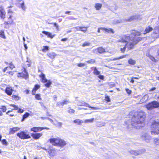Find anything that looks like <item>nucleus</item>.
<instances>
[{"instance_id":"f257e3e1","label":"nucleus","mask_w":159,"mask_h":159,"mask_svg":"<svg viewBox=\"0 0 159 159\" xmlns=\"http://www.w3.org/2000/svg\"><path fill=\"white\" fill-rule=\"evenodd\" d=\"M139 40H137L134 38L131 39L129 35H124L120 38L117 41L118 42L127 43L125 47L123 48L120 49V51L122 52H124L125 50L126 47L129 50H130L133 48L134 46L140 40V39L138 38Z\"/></svg>"},{"instance_id":"f03ea898","label":"nucleus","mask_w":159,"mask_h":159,"mask_svg":"<svg viewBox=\"0 0 159 159\" xmlns=\"http://www.w3.org/2000/svg\"><path fill=\"white\" fill-rule=\"evenodd\" d=\"M145 118V113L143 111L136 112L134 113L132 120L135 124L139 125L136 126L135 124L134 126L137 127L143 126V124Z\"/></svg>"},{"instance_id":"7ed1b4c3","label":"nucleus","mask_w":159,"mask_h":159,"mask_svg":"<svg viewBox=\"0 0 159 159\" xmlns=\"http://www.w3.org/2000/svg\"><path fill=\"white\" fill-rule=\"evenodd\" d=\"M151 128L152 134H159V121H154Z\"/></svg>"},{"instance_id":"20e7f679","label":"nucleus","mask_w":159,"mask_h":159,"mask_svg":"<svg viewBox=\"0 0 159 159\" xmlns=\"http://www.w3.org/2000/svg\"><path fill=\"white\" fill-rule=\"evenodd\" d=\"M145 107L148 110H151L159 107V102L156 101H153L149 102L146 105Z\"/></svg>"},{"instance_id":"39448f33","label":"nucleus","mask_w":159,"mask_h":159,"mask_svg":"<svg viewBox=\"0 0 159 159\" xmlns=\"http://www.w3.org/2000/svg\"><path fill=\"white\" fill-rule=\"evenodd\" d=\"M16 134L18 137L22 139H28L31 137L30 135L27 133V132H25L24 131L18 133Z\"/></svg>"},{"instance_id":"423d86ee","label":"nucleus","mask_w":159,"mask_h":159,"mask_svg":"<svg viewBox=\"0 0 159 159\" xmlns=\"http://www.w3.org/2000/svg\"><path fill=\"white\" fill-rule=\"evenodd\" d=\"M60 139L59 137H56L50 139H49L50 143L53 145L58 146Z\"/></svg>"},{"instance_id":"0eeeda50","label":"nucleus","mask_w":159,"mask_h":159,"mask_svg":"<svg viewBox=\"0 0 159 159\" xmlns=\"http://www.w3.org/2000/svg\"><path fill=\"white\" fill-rule=\"evenodd\" d=\"M49 157L51 158H53L57 155L56 150L54 148H49L48 151Z\"/></svg>"},{"instance_id":"6e6552de","label":"nucleus","mask_w":159,"mask_h":159,"mask_svg":"<svg viewBox=\"0 0 159 159\" xmlns=\"http://www.w3.org/2000/svg\"><path fill=\"white\" fill-rule=\"evenodd\" d=\"M78 106H85L86 107H89L93 109L94 110H99L101 109V108L98 107H92L90 106L88 104L85 103L83 102H79L77 104Z\"/></svg>"},{"instance_id":"1a4fd4ad","label":"nucleus","mask_w":159,"mask_h":159,"mask_svg":"<svg viewBox=\"0 0 159 159\" xmlns=\"http://www.w3.org/2000/svg\"><path fill=\"white\" fill-rule=\"evenodd\" d=\"M44 129H49L47 127H34L31 128L30 130L31 131H33L34 132H37L40 131Z\"/></svg>"},{"instance_id":"9d476101","label":"nucleus","mask_w":159,"mask_h":159,"mask_svg":"<svg viewBox=\"0 0 159 159\" xmlns=\"http://www.w3.org/2000/svg\"><path fill=\"white\" fill-rule=\"evenodd\" d=\"M24 73H18L17 74V76L18 77H22L25 79H27L28 77V74L25 69H24Z\"/></svg>"},{"instance_id":"9b49d317","label":"nucleus","mask_w":159,"mask_h":159,"mask_svg":"<svg viewBox=\"0 0 159 159\" xmlns=\"http://www.w3.org/2000/svg\"><path fill=\"white\" fill-rule=\"evenodd\" d=\"M43 134L42 133H32L31 134V136L34 139H39L41 136H42Z\"/></svg>"},{"instance_id":"f8f14e48","label":"nucleus","mask_w":159,"mask_h":159,"mask_svg":"<svg viewBox=\"0 0 159 159\" xmlns=\"http://www.w3.org/2000/svg\"><path fill=\"white\" fill-rule=\"evenodd\" d=\"M149 99V96L148 94L144 95L140 100V103H143L148 101Z\"/></svg>"},{"instance_id":"ddd939ff","label":"nucleus","mask_w":159,"mask_h":159,"mask_svg":"<svg viewBox=\"0 0 159 159\" xmlns=\"http://www.w3.org/2000/svg\"><path fill=\"white\" fill-rule=\"evenodd\" d=\"M13 91V89L11 87H7L5 90V93L8 95H11L12 94V92Z\"/></svg>"},{"instance_id":"4468645a","label":"nucleus","mask_w":159,"mask_h":159,"mask_svg":"<svg viewBox=\"0 0 159 159\" xmlns=\"http://www.w3.org/2000/svg\"><path fill=\"white\" fill-rule=\"evenodd\" d=\"M6 12L3 7H0V17L2 19L5 18Z\"/></svg>"},{"instance_id":"2eb2a0df","label":"nucleus","mask_w":159,"mask_h":159,"mask_svg":"<svg viewBox=\"0 0 159 159\" xmlns=\"http://www.w3.org/2000/svg\"><path fill=\"white\" fill-rule=\"evenodd\" d=\"M142 137L143 139L145 140L147 142H148L151 139V136L148 135L147 134H143Z\"/></svg>"},{"instance_id":"dca6fc26","label":"nucleus","mask_w":159,"mask_h":159,"mask_svg":"<svg viewBox=\"0 0 159 159\" xmlns=\"http://www.w3.org/2000/svg\"><path fill=\"white\" fill-rule=\"evenodd\" d=\"M19 129H20V128L18 127L11 128L10 129L9 134H13Z\"/></svg>"},{"instance_id":"f3484780","label":"nucleus","mask_w":159,"mask_h":159,"mask_svg":"<svg viewBox=\"0 0 159 159\" xmlns=\"http://www.w3.org/2000/svg\"><path fill=\"white\" fill-rule=\"evenodd\" d=\"M39 76L41 79L42 82L43 83H45L48 81V80L45 77V75L43 73H41L39 75Z\"/></svg>"},{"instance_id":"a211bd4d","label":"nucleus","mask_w":159,"mask_h":159,"mask_svg":"<svg viewBox=\"0 0 159 159\" xmlns=\"http://www.w3.org/2000/svg\"><path fill=\"white\" fill-rule=\"evenodd\" d=\"M97 50L99 53H102L105 52V49L102 48L101 47L97 48V49H95L93 50V52H95Z\"/></svg>"},{"instance_id":"6ab92c4d","label":"nucleus","mask_w":159,"mask_h":159,"mask_svg":"<svg viewBox=\"0 0 159 159\" xmlns=\"http://www.w3.org/2000/svg\"><path fill=\"white\" fill-rule=\"evenodd\" d=\"M40 88V85L36 84L34 86V88H33V90L32 91V93L33 95H34L36 91L39 89Z\"/></svg>"},{"instance_id":"aec40b11","label":"nucleus","mask_w":159,"mask_h":159,"mask_svg":"<svg viewBox=\"0 0 159 159\" xmlns=\"http://www.w3.org/2000/svg\"><path fill=\"white\" fill-rule=\"evenodd\" d=\"M59 143L58 146L61 147H63L66 144V143L64 140L60 139Z\"/></svg>"},{"instance_id":"412c9836","label":"nucleus","mask_w":159,"mask_h":159,"mask_svg":"<svg viewBox=\"0 0 159 159\" xmlns=\"http://www.w3.org/2000/svg\"><path fill=\"white\" fill-rule=\"evenodd\" d=\"M131 35H134V36H138L140 35V32L135 30H132L131 31Z\"/></svg>"},{"instance_id":"4be33fe9","label":"nucleus","mask_w":159,"mask_h":159,"mask_svg":"<svg viewBox=\"0 0 159 159\" xmlns=\"http://www.w3.org/2000/svg\"><path fill=\"white\" fill-rule=\"evenodd\" d=\"M153 30V29L152 27L148 26L147 27L144 32V34H145L147 33H149Z\"/></svg>"},{"instance_id":"5701e85b","label":"nucleus","mask_w":159,"mask_h":159,"mask_svg":"<svg viewBox=\"0 0 159 159\" xmlns=\"http://www.w3.org/2000/svg\"><path fill=\"white\" fill-rule=\"evenodd\" d=\"M47 55L50 58L52 59L54 58L56 56V54L53 52L48 53Z\"/></svg>"},{"instance_id":"b1692460","label":"nucleus","mask_w":159,"mask_h":159,"mask_svg":"<svg viewBox=\"0 0 159 159\" xmlns=\"http://www.w3.org/2000/svg\"><path fill=\"white\" fill-rule=\"evenodd\" d=\"M102 30H104L107 33H111L112 34H114V31H113V30L111 28L107 29L104 27V28H102Z\"/></svg>"},{"instance_id":"393cba45","label":"nucleus","mask_w":159,"mask_h":159,"mask_svg":"<svg viewBox=\"0 0 159 159\" xmlns=\"http://www.w3.org/2000/svg\"><path fill=\"white\" fill-rule=\"evenodd\" d=\"M102 6V4L99 3H95L94 5V7L97 10H99L101 9Z\"/></svg>"},{"instance_id":"a878e982","label":"nucleus","mask_w":159,"mask_h":159,"mask_svg":"<svg viewBox=\"0 0 159 159\" xmlns=\"http://www.w3.org/2000/svg\"><path fill=\"white\" fill-rule=\"evenodd\" d=\"M42 33L43 34H46L48 37L52 38L54 37V35H52L51 33H50V32L44 31L42 32Z\"/></svg>"},{"instance_id":"bb28decb","label":"nucleus","mask_w":159,"mask_h":159,"mask_svg":"<svg viewBox=\"0 0 159 159\" xmlns=\"http://www.w3.org/2000/svg\"><path fill=\"white\" fill-rule=\"evenodd\" d=\"M97 125L98 127H101L104 126L105 124V122L101 121H98L97 122Z\"/></svg>"},{"instance_id":"cd10ccee","label":"nucleus","mask_w":159,"mask_h":159,"mask_svg":"<svg viewBox=\"0 0 159 159\" xmlns=\"http://www.w3.org/2000/svg\"><path fill=\"white\" fill-rule=\"evenodd\" d=\"M84 122L79 119H77L75 120L74 121V123L79 125H81Z\"/></svg>"},{"instance_id":"c85d7f7f","label":"nucleus","mask_w":159,"mask_h":159,"mask_svg":"<svg viewBox=\"0 0 159 159\" xmlns=\"http://www.w3.org/2000/svg\"><path fill=\"white\" fill-rule=\"evenodd\" d=\"M0 37L4 39H6V37L5 35V32L3 30H0Z\"/></svg>"},{"instance_id":"c756f323","label":"nucleus","mask_w":159,"mask_h":159,"mask_svg":"<svg viewBox=\"0 0 159 159\" xmlns=\"http://www.w3.org/2000/svg\"><path fill=\"white\" fill-rule=\"evenodd\" d=\"M129 64L132 65H134L136 64V61L134 60H133L131 58L129 59L128 61Z\"/></svg>"},{"instance_id":"7c9ffc66","label":"nucleus","mask_w":159,"mask_h":159,"mask_svg":"<svg viewBox=\"0 0 159 159\" xmlns=\"http://www.w3.org/2000/svg\"><path fill=\"white\" fill-rule=\"evenodd\" d=\"M30 114L28 112H26L23 116V118L22 119L21 121L22 122L24 121L25 119L27 118L30 115Z\"/></svg>"},{"instance_id":"2f4dec72","label":"nucleus","mask_w":159,"mask_h":159,"mask_svg":"<svg viewBox=\"0 0 159 159\" xmlns=\"http://www.w3.org/2000/svg\"><path fill=\"white\" fill-rule=\"evenodd\" d=\"M93 73L94 74L96 75H99L100 73V71H98L96 67H95L94 70H93Z\"/></svg>"},{"instance_id":"473e14b6","label":"nucleus","mask_w":159,"mask_h":159,"mask_svg":"<svg viewBox=\"0 0 159 159\" xmlns=\"http://www.w3.org/2000/svg\"><path fill=\"white\" fill-rule=\"evenodd\" d=\"M11 16L10 15L9 17L8 18V21L6 22L7 24H11L13 23V20L11 19Z\"/></svg>"},{"instance_id":"72a5a7b5","label":"nucleus","mask_w":159,"mask_h":159,"mask_svg":"<svg viewBox=\"0 0 159 159\" xmlns=\"http://www.w3.org/2000/svg\"><path fill=\"white\" fill-rule=\"evenodd\" d=\"M94 120V118H93L89 119H86L84 120V122L85 123H92L93 121Z\"/></svg>"},{"instance_id":"f704fd0d","label":"nucleus","mask_w":159,"mask_h":159,"mask_svg":"<svg viewBox=\"0 0 159 159\" xmlns=\"http://www.w3.org/2000/svg\"><path fill=\"white\" fill-rule=\"evenodd\" d=\"M10 106L12 107L13 108L12 109V110H18V107L15 104H10L9 105Z\"/></svg>"},{"instance_id":"c9c22d12","label":"nucleus","mask_w":159,"mask_h":159,"mask_svg":"<svg viewBox=\"0 0 159 159\" xmlns=\"http://www.w3.org/2000/svg\"><path fill=\"white\" fill-rule=\"evenodd\" d=\"M64 105L63 102H58L57 104V106H58L60 108H62Z\"/></svg>"},{"instance_id":"e433bc0d","label":"nucleus","mask_w":159,"mask_h":159,"mask_svg":"<svg viewBox=\"0 0 159 159\" xmlns=\"http://www.w3.org/2000/svg\"><path fill=\"white\" fill-rule=\"evenodd\" d=\"M0 110H1L3 112H5L7 110V109L5 106H0Z\"/></svg>"},{"instance_id":"4c0bfd02","label":"nucleus","mask_w":159,"mask_h":159,"mask_svg":"<svg viewBox=\"0 0 159 159\" xmlns=\"http://www.w3.org/2000/svg\"><path fill=\"white\" fill-rule=\"evenodd\" d=\"M154 143L156 145H159V139L155 138L154 139Z\"/></svg>"},{"instance_id":"58836bf2","label":"nucleus","mask_w":159,"mask_h":159,"mask_svg":"<svg viewBox=\"0 0 159 159\" xmlns=\"http://www.w3.org/2000/svg\"><path fill=\"white\" fill-rule=\"evenodd\" d=\"M127 56V55H125L123 56H120V57L116 58H115L113 59V60H118L120 59H121L125 57H126V56Z\"/></svg>"},{"instance_id":"ea45409f","label":"nucleus","mask_w":159,"mask_h":159,"mask_svg":"<svg viewBox=\"0 0 159 159\" xmlns=\"http://www.w3.org/2000/svg\"><path fill=\"white\" fill-rule=\"evenodd\" d=\"M95 62V60L93 59H91L86 61L88 63L92 64Z\"/></svg>"},{"instance_id":"a19ab883","label":"nucleus","mask_w":159,"mask_h":159,"mask_svg":"<svg viewBox=\"0 0 159 159\" xmlns=\"http://www.w3.org/2000/svg\"><path fill=\"white\" fill-rule=\"evenodd\" d=\"M9 65H10V66H9V67L11 70H12L14 68H15V66L13 65L12 62L9 63Z\"/></svg>"},{"instance_id":"79ce46f5","label":"nucleus","mask_w":159,"mask_h":159,"mask_svg":"<svg viewBox=\"0 0 159 159\" xmlns=\"http://www.w3.org/2000/svg\"><path fill=\"white\" fill-rule=\"evenodd\" d=\"M47 83L44 85L47 87H49L51 84V82L50 80L48 81Z\"/></svg>"},{"instance_id":"37998d69","label":"nucleus","mask_w":159,"mask_h":159,"mask_svg":"<svg viewBox=\"0 0 159 159\" xmlns=\"http://www.w3.org/2000/svg\"><path fill=\"white\" fill-rule=\"evenodd\" d=\"M48 49V47L47 46H44L43 47V48L42 49V51L43 52H45L46 51H47Z\"/></svg>"},{"instance_id":"c03bdc74","label":"nucleus","mask_w":159,"mask_h":159,"mask_svg":"<svg viewBox=\"0 0 159 159\" xmlns=\"http://www.w3.org/2000/svg\"><path fill=\"white\" fill-rule=\"evenodd\" d=\"M81 30L84 32H85L87 29V27H81Z\"/></svg>"},{"instance_id":"a18cd8bd","label":"nucleus","mask_w":159,"mask_h":159,"mask_svg":"<svg viewBox=\"0 0 159 159\" xmlns=\"http://www.w3.org/2000/svg\"><path fill=\"white\" fill-rule=\"evenodd\" d=\"M90 43L88 42H85L82 45V46L83 47H85L86 46H88L90 45Z\"/></svg>"},{"instance_id":"49530a36","label":"nucleus","mask_w":159,"mask_h":159,"mask_svg":"<svg viewBox=\"0 0 159 159\" xmlns=\"http://www.w3.org/2000/svg\"><path fill=\"white\" fill-rule=\"evenodd\" d=\"M77 65L78 66L80 67H82L85 66V63H80L77 64Z\"/></svg>"},{"instance_id":"de8ad7c7","label":"nucleus","mask_w":159,"mask_h":159,"mask_svg":"<svg viewBox=\"0 0 159 159\" xmlns=\"http://www.w3.org/2000/svg\"><path fill=\"white\" fill-rule=\"evenodd\" d=\"M2 142L3 144L5 145H7V142L6 141V140L5 139H3L2 141Z\"/></svg>"},{"instance_id":"09e8293b","label":"nucleus","mask_w":159,"mask_h":159,"mask_svg":"<svg viewBox=\"0 0 159 159\" xmlns=\"http://www.w3.org/2000/svg\"><path fill=\"white\" fill-rule=\"evenodd\" d=\"M21 7L22 9L24 10H25L26 9V7L24 5V2H23L21 4Z\"/></svg>"},{"instance_id":"8fccbe9b","label":"nucleus","mask_w":159,"mask_h":159,"mask_svg":"<svg viewBox=\"0 0 159 159\" xmlns=\"http://www.w3.org/2000/svg\"><path fill=\"white\" fill-rule=\"evenodd\" d=\"M105 100L107 102H110V98L108 96H105Z\"/></svg>"},{"instance_id":"3c124183","label":"nucleus","mask_w":159,"mask_h":159,"mask_svg":"<svg viewBox=\"0 0 159 159\" xmlns=\"http://www.w3.org/2000/svg\"><path fill=\"white\" fill-rule=\"evenodd\" d=\"M62 123L61 122H57L56 124V125L58 127H61L62 125Z\"/></svg>"},{"instance_id":"603ef678","label":"nucleus","mask_w":159,"mask_h":159,"mask_svg":"<svg viewBox=\"0 0 159 159\" xmlns=\"http://www.w3.org/2000/svg\"><path fill=\"white\" fill-rule=\"evenodd\" d=\"M35 98L37 100L41 99L40 95L39 94H36L35 96Z\"/></svg>"},{"instance_id":"864d4df0","label":"nucleus","mask_w":159,"mask_h":159,"mask_svg":"<svg viewBox=\"0 0 159 159\" xmlns=\"http://www.w3.org/2000/svg\"><path fill=\"white\" fill-rule=\"evenodd\" d=\"M130 153L132 154H134L135 155H137L138 154V153L137 152L134 151H131L130 152Z\"/></svg>"},{"instance_id":"5fc2aeb1","label":"nucleus","mask_w":159,"mask_h":159,"mask_svg":"<svg viewBox=\"0 0 159 159\" xmlns=\"http://www.w3.org/2000/svg\"><path fill=\"white\" fill-rule=\"evenodd\" d=\"M18 110L17 112L19 113H21L23 112L24 111V110L21 109V108H18Z\"/></svg>"},{"instance_id":"6e6d98bb","label":"nucleus","mask_w":159,"mask_h":159,"mask_svg":"<svg viewBox=\"0 0 159 159\" xmlns=\"http://www.w3.org/2000/svg\"><path fill=\"white\" fill-rule=\"evenodd\" d=\"M10 69H9V66H7L3 70V72H5L7 70H10Z\"/></svg>"},{"instance_id":"4d7b16f0","label":"nucleus","mask_w":159,"mask_h":159,"mask_svg":"<svg viewBox=\"0 0 159 159\" xmlns=\"http://www.w3.org/2000/svg\"><path fill=\"white\" fill-rule=\"evenodd\" d=\"M63 102L64 105L67 104L70 102L69 101V100H64L63 101Z\"/></svg>"},{"instance_id":"13d9d810","label":"nucleus","mask_w":159,"mask_h":159,"mask_svg":"<svg viewBox=\"0 0 159 159\" xmlns=\"http://www.w3.org/2000/svg\"><path fill=\"white\" fill-rule=\"evenodd\" d=\"M121 22V21L119 20H115L114 21L113 23L114 24H116L117 23H120Z\"/></svg>"},{"instance_id":"bf43d9fd","label":"nucleus","mask_w":159,"mask_h":159,"mask_svg":"<svg viewBox=\"0 0 159 159\" xmlns=\"http://www.w3.org/2000/svg\"><path fill=\"white\" fill-rule=\"evenodd\" d=\"M68 112L70 113H73L75 112V110L73 109H70L69 111Z\"/></svg>"},{"instance_id":"052dcab7","label":"nucleus","mask_w":159,"mask_h":159,"mask_svg":"<svg viewBox=\"0 0 159 159\" xmlns=\"http://www.w3.org/2000/svg\"><path fill=\"white\" fill-rule=\"evenodd\" d=\"M98 77L101 80H103L104 79V76L103 75H99L98 76Z\"/></svg>"},{"instance_id":"680f3d73","label":"nucleus","mask_w":159,"mask_h":159,"mask_svg":"<svg viewBox=\"0 0 159 159\" xmlns=\"http://www.w3.org/2000/svg\"><path fill=\"white\" fill-rule=\"evenodd\" d=\"M53 24L54 26H55L56 27L57 30H58L59 27L57 25L56 23H53Z\"/></svg>"},{"instance_id":"e2e57ef3","label":"nucleus","mask_w":159,"mask_h":159,"mask_svg":"<svg viewBox=\"0 0 159 159\" xmlns=\"http://www.w3.org/2000/svg\"><path fill=\"white\" fill-rule=\"evenodd\" d=\"M134 19V16H131L130 17L129 19L127 20H126L127 21H131L132 20H133Z\"/></svg>"},{"instance_id":"0e129e2a","label":"nucleus","mask_w":159,"mask_h":159,"mask_svg":"<svg viewBox=\"0 0 159 159\" xmlns=\"http://www.w3.org/2000/svg\"><path fill=\"white\" fill-rule=\"evenodd\" d=\"M81 27L78 26V27H74L73 28V29H76L77 30H81Z\"/></svg>"},{"instance_id":"69168bd1","label":"nucleus","mask_w":159,"mask_h":159,"mask_svg":"<svg viewBox=\"0 0 159 159\" xmlns=\"http://www.w3.org/2000/svg\"><path fill=\"white\" fill-rule=\"evenodd\" d=\"M126 91L127 93L128 94H130L131 93V91L129 89H126Z\"/></svg>"},{"instance_id":"338daca9","label":"nucleus","mask_w":159,"mask_h":159,"mask_svg":"<svg viewBox=\"0 0 159 159\" xmlns=\"http://www.w3.org/2000/svg\"><path fill=\"white\" fill-rule=\"evenodd\" d=\"M13 98L16 99V100H18L19 99V97L17 96L16 95H13L12 96Z\"/></svg>"},{"instance_id":"774afa93","label":"nucleus","mask_w":159,"mask_h":159,"mask_svg":"<svg viewBox=\"0 0 159 159\" xmlns=\"http://www.w3.org/2000/svg\"><path fill=\"white\" fill-rule=\"evenodd\" d=\"M115 85V84L114 83H111L109 84V86L111 88H112Z\"/></svg>"}]
</instances>
